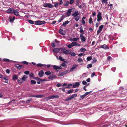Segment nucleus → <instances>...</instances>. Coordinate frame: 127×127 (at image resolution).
Instances as JSON below:
<instances>
[{"instance_id":"obj_1","label":"nucleus","mask_w":127,"mask_h":127,"mask_svg":"<svg viewBox=\"0 0 127 127\" xmlns=\"http://www.w3.org/2000/svg\"><path fill=\"white\" fill-rule=\"evenodd\" d=\"M60 49L62 52L66 55L70 54L71 52L70 50H66L65 49L62 48H60Z\"/></svg>"},{"instance_id":"obj_2","label":"nucleus","mask_w":127,"mask_h":127,"mask_svg":"<svg viewBox=\"0 0 127 127\" xmlns=\"http://www.w3.org/2000/svg\"><path fill=\"white\" fill-rule=\"evenodd\" d=\"M77 95L76 94H73L71 96L68 97L67 98L65 99V101H68L69 100H72L74 97H76L77 96Z\"/></svg>"},{"instance_id":"obj_3","label":"nucleus","mask_w":127,"mask_h":127,"mask_svg":"<svg viewBox=\"0 0 127 127\" xmlns=\"http://www.w3.org/2000/svg\"><path fill=\"white\" fill-rule=\"evenodd\" d=\"M43 5L44 7L51 8L54 7L53 5L49 3H45Z\"/></svg>"},{"instance_id":"obj_4","label":"nucleus","mask_w":127,"mask_h":127,"mask_svg":"<svg viewBox=\"0 0 127 127\" xmlns=\"http://www.w3.org/2000/svg\"><path fill=\"white\" fill-rule=\"evenodd\" d=\"M45 23V21H37L35 22L34 24L40 25L42 24H44Z\"/></svg>"},{"instance_id":"obj_5","label":"nucleus","mask_w":127,"mask_h":127,"mask_svg":"<svg viewBox=\"0 0 127 127\" xmlns=\"http://www.w3.org/2000/svg\"><path fill=\"white\" fill-rule=\"evenodd\" d=\"M97 21L98 22H99L102 19V18L101 16V14L100 12H99L97 15Z\"/></svg>"},{"instance_id":"obj_6","label":"nucleus","mask_w":127,"mask_h":127,"mask_svg":"<svg viewBox=\"0 0 127 127\" xmlns=\"http://www.w3.org/2000/svg\"><path fill=\"white\" fill-rule=\"evenodd\" d=\"M57 77L54 75L53 74H51L48 77V79L49 80H53L54 79H56Z\"/></svg>"},{"instance_id":"obj_7","label":"nucleus","mask_w":127,"mask_h":127,"mask_svg":"<svg viewBox=\"0 0 127 127\" xmlns=\"http://www.w3.org/2000/svg\"><path fill=\"white\" fill-rule=\"evenodd\" d=\"M68 72V71H67V70H66L65 71L61 72L59 73L58 75V76L59 77H62L63 76L65 75Z\"/></svg>"},{"instance_id":"obj_8","label":"nucleus","mask_w":127,"mask_h":127,"mask_svg":"<svg viewBox=\"0 0 127 127\" xmlns=\"http://www.w3.org/2000/svg\"><path fill=\"white\" fill-rule=\"evenodd\" d=\"M14 10L12 8H10L8 9L7 11L8 13H13L14 12Z\"/></svg>"},{"instance_id":"obj_9","label":"nucleus","mask_w":127,"mask_h":127,"mask_svg":"<svg viewBox=\"0 0 127 127\" xmlns=\"http://www.w3.org/2000/svg\"><path fill=\"white\" fill-rule=\"evenodd\" d=\"M100 48H103L105 50H107L109 49V47L105 44H104L103 45H101L100 47Z\"/></svg>"},{"instance_id":"obj_10","label":"nucleus","mask_w":127,"mask_h":127,"mask_svg":"<svg viewBox=\"0 0 127 127\" xmlns=\"http://www.w3.org/2000/svg\"><path fill=\"white\" fill-rule=\"evenodd\" d=\"M44 74V72L43 70L40 71L38 73V75L40 77H42Z\"/></svg>"},{"instance_id":"obj_11","label":"nucleus","mask_w":127,"mask_h":127,"mask_svg":"<svg viewBox=\"0 0 127 127\" xmlns=\"http://www.w3.org/2000/svg\"><path fill=\"white\" fill-rule=\"evenodd\" d=\"M59 97V96L58 95H53L49 96L47 97L48 99H53L54 98H58Z\"/></svg>"},{"instance_id":"obj_12","label":"nucleus","mask_w":127,"mask_h":127,"mask_svg":"<svg viewBox=\"0 0 127 127\" xmlns=\"http://www.w3.org/2000/svg\"><path fill=\"white\" fill-rule=\"evenodd\" d=\"M55 70L57 69H62V68L61 67H59L58 66H57L55 65H53L52 67Z\"/></svg>"},{"instance_id":"obj_13","label":"nucleus","mask_w":127,"mask_h":127,"mask_svg":"<svg viewBox=\"0 0 127 127\" xmlns=\"http://www.w3.org/2000/svg\"><path fill=\"white\" fill-rule=\"evenodd\" d=\"M80 83L79 82H76L75 83V84L73 85V88H76L78 87L80 85Z\"/></svg>"},{"instance_id":"obj_14","label":"nucleus","mask_w":127,"mask_h":127,"mask_svg":"<svg viewBox=\"0 0 127 127\" xmlns=\"http://www.w3.org/2000/svg\"><path fill=\"white\" fill-rule=\"evenodd\" d=\"M60 50H61L60 48H55L53 49V52L54 53H57L60 51Z\"/></svg>"},{"instance_id":"obj_15","label":"nucleus","mask_w":127,"mask_h":127,"mask_svg":"<svg viewBox=\"0 0 127 127\" xmlns=\"http://www.w3.org/2000/svg\"><path fill=\"white\" fill-rule=\"evenodd\" d=\"M71 12L72 10L71 9H69L68 10L66 14L67 16H69L70 15Z\"/></svg>"},{"instance_id":"obj_16","label":"nucleus","mask_w":127,"mask_h":127,"mask_svg":"<svg viewBox=\"0 0 127 127\" xmlns=\"http://www.w3.org/2000/svg\"><path fill=\"white\" fill-rule=\"evenodd\" d=\"M80 14L78 13V12L77 11H76L72 15L73 17H75L76 16H77L79 15Z\"/></svg>"},{"instance_id":"obj_17","label":"nucleus","mask_w":127,"mask_h":127,"mask_svg":"<svg viewBox=\"0 0 127 127\" xmlns=\"http://www.w3.org/2000/svg\"><path fill=\"white\" fill-rule=\"evenodd\" d=\"M15 66L16 67L19 69H20L21 68L23 67V66L21 65H20L18 64H16L15 65Z\"/></svg>"},{"instance_id":"obj_18","label":"nucleus","mask_w":127,"mask_h":127,"mask_svg":"<svg viewBox=\"0 0 127 127\" xmlns=\"http://www.w3.org/2000/svg\"><path fill=\"white\" fill-rule=\"evenodd\" d=\"M104 26L102 25L100 26L99 28V29L98 30L97 32H101L102 29L103 28Z\"/></svg>"},{"instance_id":"obj_19","label":"nucleus","mask_w":127,"mask_h":127,"mask_svg":"<svg viewBox=\"0 0 127 127\" xmlns=\"http://www.w3.org/2000/svg\"><path fill=\"white\" fill-rule=\"evenodd\" d=\"M18 78V77L17 76L16 74H14L13 75L12 77V80L13 81H15Z\"/></svg>"},{"instance_id":"obj_20","label":"nucleus","mask_w":127,"mask_h":127,"mask_svg":"<svg viewBox=\"0 0 127 127\" xmlns=\"http://www.w3.org/2000/svg\"><path fill=\"white\" fill-rule=\"evenodd\" d=\"M80 36L81 38V40L82 41H85L86 40L85 37L83 36V35L81 34L80 35Z\"/></svg>"},{"instance_id":"obj_21","label":"nucleus","mask_w":127,"mask_h":127,"mask_svg":"<svg viewBox=\"0 0 127 127\" xmlns=\"http://www.w3.org/2000/svg\"><path fill=\"white\" fill-rule=\"evenodd\" d=\"M77 66V65H73V66L72 67L71 69H70V70L71 71H73L75 68Z\"/></svg>"},{"instance_id":"obj_22","label":"nucleus","mask_w":127,"mask_h":127,"mask_svg":"<svg viewBox=\"0 0 127 127\" xmlns=\"http://www.w3.org/2000/svg\"><path fill=\"white\" fill-rule=\"evenodd\" d=\"M27 77H26V76L25 75H24L22 78V80L23 81H25L26 80V78Z\"/></svg>"},{"instance_id":"obj_23","label":"nucleus","mask_w":127,"mask_h":127,"mask_svg":"<svg viewBox=\"0 0 127 127\" xmlns=\"http://www.w3.org/2000/svg\"><path fill=\"white\" fill-rule=\"evenodd\" d=\"M64 15H63L58 20V21L59 23L61 22L62 20L64 19V18H63Z\"/></svg>"},{"instance_id":"obj_24","label":"nucleus","mask_w":127,"mask_h":127,"mask_svg":"<svg viewBox=\"0 0 127 127\" xmlns=\"http://www.w3.org/2000/svg\"><path fill=\"white\" fill-rule=\"evenodd\" d=\"M69 23V22L68 21H66L64 22L63 24V25L64 26H66L67 24Z\"/></svg>"},{"instance_id":"obj_25","label":"nucleus","mask_w":127,"mask_h":127,"mask_svg":"<svg viewBox=\"0 0 127 127\" xmlns=\"http://www.w3.org/2000/svg\"><path fill=\"white\" fill-rule=\"evenodd\" d=\"M45 74L47 75H50L51 74V73L49 71H48L45 72Z\"/></svg>"},{"instance_id":"obj_26","label":"nucleus","mask_w":127,"mask_h":127,"mask_svg":"<svg viewBox=\"0 0 127 127\" xmlns=\"http://www.w3.org/2000/svg\"><path fill=\"white\" fill-rule=\"evenodd\" d=\"M73 89H71L70 90H69L68 91L67 93H66L67 94H70L72 93L73 92Z\"/></svg>"},{"instance_id":"obj_27","label":"nucleus","mask_w":127,"mask_h":127,"mask_svg":"<svg viewBox=\"0 0 127 127\" xmlns=\"http://www.w3.org/2000/svg\"><path fill=\"white\" fill-rule=\"evenodd\" d=\"M44 95H37V98H42L43 97L45 96Z\"/></svg>"},{"instance_id":"obj_28","label":"nucleus","mask_w":127,"mask_h":127,"mask_svg":"<svg viewBox=\"0 0 127 127\" xmlns=\"http://www.w3.org/2000/svg\"><path fill=\"white\" fill-rule=\"evenodd\" d=\"M16 16H19V13L18 11H17L15 10H14V12L13 13Z\"/></svg>"},{"instance_id":"obj_29","label":"nucleus","mask_w":127,"mask_h":127,"mask_svg":"<svg viewBox=\"0 0 127 127\" xmlns=\"http://www.w3.org/2000/svg\"><path fill=\"white\" fill-rule=\"evenodd\" d=\"M31 83L32 84H35L36 83V82L35 80H31Z\"/></svg>"},{"instance_id":"obj_30","label":"nucleus","mask_w":127,"mask_h":127,"mask_svg":"<svg viewBox=\"0 0 127 127\" xmlns=\"http://www.w3.org/2000/svg\"><path fill=\"white\" fill-rule=\"evenodd\" d=\"M80 50L82 52H84L86 51L87 50L85 48H81Z\"/></svg>"},{"instance_id":"obj_31","label":"nucleus","mask_w":127,"mask_h":127,"mask_svg":"<svg viewBox=\"0 0 127 127\" xmlns=\"http://www.w3.org/2000/svg\"><path fill=\"white\" fill-rule=\"evenodd\" d=\"M92 20L93 19L91 17V16L90 17V18L89 20V23H90V24H91L92 23H93V22H92Z\"/></svg>"},{"instance_id":"obj_32","label":"nucleus","mask_w":127,"mask_h":127,"mask_svg":"<svg viewBox=\"0 0 127 127\" xmlns=\"http://www.w3.org/2000/svg\"><path fill=\"white\" fill-rule=\"evenodd\" d=\"M9 18L10 20V22L11 23H12L13 22L14 20H13V18L12 17H9Z\"/></svg>"},{"instance_id":"obj_33","label":"nucleus","mask_w":127,"mask_h":127,"mask_svg":"<svg viewBox=\"0 0 127 127\" xmlns=\"http://www.w3.org/2000/svg\"><path fill=\"white\" fill-rule=\"evenodd\" d=\"M28 22L31 24H34V22L31 20H28Z\"/></svg>"},{"instance_id":"obj_34","label":"nucleus","mask_w":127,"mask_h":127,"mask_svg":"<svg viewBox=\"0 0 127 127\" xmlns=\"http://www.w3.org/2000/svg\"><path fill=\"white\" fill-rule=\"evenodd\" d=\"M69 3V1H66V3L64 4V5L65 6H68Z\"/></svg>"},{"instance_id":"obj_35","label":"nucleus","mask_w":127,"mask_h":127,"mask_svg":"<svg viewBox=\"0 0 127 127\" xmlns=\"http://www.w3.org/2000/svg\"><path fill=\"white\" fill-rule=\"evenodd\" d=\"M22 79L21 78L19 79H18V82L20 83H22L23 82L21 80Z\"/></svg>"},{"instance_id":"obj_36","label":"nucleus","mask_w":127,"mask_h":127,"mask_svg":"<svg viewBox=\"0 0 127 127\" xmlns=\"http://www.w3.org/2000/svg\"><path fill=\"white\" fill-rule=\"evenodd\" d=\"M42 66H43V64L40 63L37 64L36 65V66L37 67H41Z\"/></svg>"},{"instance_id":"obj_37","label":"nucleus","mask_w":127,"mask_h":127,"mask_svg":"<svg viewBox=\"0 0 127 127\" xmlns=\"http://www.w3.org/2000/svg\"><path fill=\"white\" fill-rule=\"evenodd\" d=\"M29 76L31 77H33L34 76V75L33 73L32 72L30 73L29 74Z\"/></svg>"},{"instance_id":"obj_38","label":"nucleus","mask_w":127,"mask_h":127,"mask_svg":"<svg viewBox=\"0 0 127 127\" xmlns=\"http://www.w3.org/2000/svg\"><path fill=\"white\" fill-rule=\"evenodd\" d=\"M74 2V0H70L69 2V3L70 4H72Z\"/></svg>"},{"instance_id":"obj_39","label":"nucleus","mask_w":127,"mask_h":127,"mask_svg":"<svg viewBox=\"0 0 127 127\" xmlns=\"http://www.w3.org/2000/svg\"><path fill=\"white\" fill-rule=\"evenodd\" d=\"M92 67V65L91 64H88L87 66V68H89L90 67L91 68Z\"/></svg>"},{"instance_id":"obj_40","label":"nucleus","mask_w":127,"mask_h":127,"mask_svg":"<svg viewBox=\"0 0 127 127\" xmlns=\"http://www.w3.org/2000/svg\"><path fill=\"white\" fill-rule=\"evenodd\" d=\"M92 59V57H88L87 58V60L88 61H90Z\"/></svg>"},{"instance_id":"obj_41","label":"nucleus","mask_w":127,"mask_h":127,"mask_svg":"<svg viewBox=\"0 0 127 127\" xmlns=\"http://www.w3.org/2000/svg\"><path fill=\"white\" fill-rule=\"evenodd\" d=\"M3 60L4 61H5V62H9L10 61L9 59H6V58L4 59H3Z\"/></svg>"},{"instance_id":"obj_42","label":"nucleus","mask_w":127,"mask_h":127,"mask_svg":"<svg viewBox=\"0 0 127 127\" xmlns=\"http://www.w3.org/2000/svg\"><path fill=\"white\" fill-rule=\"evenodd\" d=\"M79 19V17L78 16H76L75 17V20L76 21H78Z\"/></svg>"},{"instance_id":"obj_43","label":"nucleus","mask_w":127,"mask_h":127,"mask_svg":"<svg viewBox=\"0 0 127 127\" xmlns=\"http://www.w3.org/2000/svg\"><path fill=\"white\" fill-rule=\"evenodd\" d=\"M77 61L78 62H83L82 59L80 58H79Z\"/></svg>"},{"instance_id":"obj_44","label":"nucleus","mask_w":127,"mask_h":127,"mask_svg":"<svg viewBox=\"0 0 127 127\" xmlns=\"http://www.w3.org/2000/svg\"><path fill=\"white\" fill-rule=\"evenodd\" d=\"M87 95L85 94L84 95H81L80 96L81 97L82 99H83Z\"/></svg>"},{"instance_id":"obj_45","label":"nucleus","mask_w":127,"mask_h":127,"mask_svg":"<svg viewBox=\"0 0 127 127\" xmlns=\"http://www.w3.org/2000/svg\"><path fill=\"white\" fill-rule=\"evenodd\" d=\"M66 64L65 63H63L60 65L61 66H66Z\"/></svg>"},{"instance_id":"obj_46","label":"nucleus","mask_w":127,"mask_h":127,"mask_svg":"<svg viewBox=\"0 0 127 127\" xmlns=\"http://www.w3.org/2000/svg\"><path fill=\"white\" fill-rule=\"evenodd\" d=\"M108 0H101V2L102 3H107Z\"/></svg>"},{"instance_id":"obj_47","label":"nucleus","mask_w":127,"mask_h":127,"mask_svg":"<svg viewBox=\"0 0 127 127\" xmlns=\"http://www.w3.org/2000/svg\"><path fill=\"white\" fill-rule=\"evenodd\" d=\"M32 99V98H30L29 99L26 100V102L27 103H29Z\"/></svg>"},{"instance_id":"obj_48","label":"nucleus","mask_w":127,"mask_h":127,"mask_svg":"<svg viewBox=\"0 0 127 127\" xmlns=\"http://www.w3.org/2000/svg\"><path fill=\"white\" fill-rule=\"evenodd\" d=\"M22 63L26 65H27L28 64V63L26 61H23L22 62Z\"/></svg>"},{"instance_id":"obj_49","label":"nucleus","mask_w":127,"mask_h":127,"mask_svg":"<svg viewBox=\"0 0 127 127\" xmlns=\"http://www.w3.org/2000/svg\"><path fill=\"white\" fill-rule=\"evenodd\" d=\"M97 61L96 59L95 58H94L93 59V60L92 61V62L93 63H95Z\"/></svg>"},{"instance_id":"obj_50","label":"nucleus","mask_w":127,"mask_h":127,"mask_svg":"<svg viewBox=\"0 0 127 127\" xmlns=\"http://www.w3.org/2000/svg\"><path fill=\"white\" fill-rule=\"evenodd\" d=\"M59 59L61 61H63L64 60V59H63L61 56L59 57Z\"/></svg>"},{"instance_id":"obj_51","label":"nucleus","mask_w":127,"mask_h":127,"mask_svg":"<svg viewBox=\"0 0 127 127\" xmlns=\"http://www.w3.org/2000/svg\"><path fill=\"white\" fill-rule=\"evenodd\" d=\"M67 46L69 48H71L72 47L71 44L68 45Z\"/></svg>"},{"instance_id":"obj_52","label":"nucleus","mask_w":127,"mask_h":127,"mask_svg":"<svg viewBox=\"0 0 127 127\" xmlns=\"http://www.w3.org/2000/svg\"><path fill=\"white\" fill-rule=\"evenodd\" d=\"M24 73L25 74H26L27 75L29 74L30 73V72L28 71H25Z\"/></svg>"},{"instance_id":"obj_53","label":"nucleus","mask_w":127,"mask_h":127,"mask_svg":"<svg viewBox=\"0 0 127 127\" xmlns=\"http://www.w3.org/2000/svg\"><path fill=\"white\" fill-rule=\"evenodd\" d=\"M80 1L79 0H77L76 1V5H77L80 2Z\"/></svg>"},{"instance_id":"obj_54","label":"nucleus","mask_w":127,"mask_h":127,"mask_svg":"<svg viewBox=\"0 0 127 127\" xmlns=\"http://www.w3.org/2000/svg\"><path fill=\"white\" fill-rule=\"evenodd\" d=\"M70 55L74 57L75 56L76 54L74 52H73L70 54Z\"/></svg>"},{"instance_id":"obj_55","label":"nucleus","mask_w":127,"mask_h":127,"mask_svg":"<svg viewBox=\"0 0 127 127\" xmlns=\"http://www.w3.org/2000/svg\"><path fill=\"white\" fill-rule=\"evenodd\" d=\"M80 32H84L83 30L82 27H81L80 28Z\"/></svg>"},{"instance_id":"obj_56","label":"nucleus","mask_w":127,"mask_h":127,"mask_svg":"<svg viewBox=\"0 0 127 127\" xmlns=\"http://www.w3.org/2000/svg\"><path fill=\"white\" fill-rule=\"evenodd\" d=\"M6 72L7 73L9 74L10 72V70L8 69H7L6 70Z\"/></svg>"},{"instance_id":"obj_57","label":"nucleus","mask_w":127,"mask_h":127,"mask_svg":"<svg viewBox=\"0 0 127 127\" xmlns=\"http://www.w3.org/2000/svg\"><path fill=\"white\" fill-rule=\"evenodd\" d=\"M82 83L84 85H85L87 84V83L85 81L83 80L82 81Z\"/></svg>"},{"instance_id":"obj_58","label":"nucleus","mask_w":127,"mask_h":127,"mask_svg":"<svg viewBox=\"0 0 127 127\" xmlns=\"http://www.w3.org/2000/svg\"><path fill=\"white\" fill-rule=\"evenodd\" d=\"M95 72L93 73L91 75V77H93L95 75Z\"/></svg>"},{"instance_id":"obj_59","label":"nucleus","mask_w":127,"mask_h":127,"mask_svg":"<svg viewBox=\"0 0 127 127\" xmlns=\"http://www.w3.org/2000/svg\"><path fill=\"white\" fill-rule=\"evenodd\" d=\"M60 90V89L62 90V91L64 92H65V90L64 89V88H59Z\"/></svg>"},{"instance_id":"obj_60","label":"nucleus","mask_w":127,"mask_h":127,"mask_svg":"<svg viewBox=\"0 0 127 127\" xmlns=\"http://www.w3.org/2000/svg\"><path fill=\"white\" fill-rule=\"evenodd\" d=\"M75 46H80V44H79L77 43L76 42H75Z\"/></svg>"},{"instance_id":"obj_61","label":"nucleus","mask_w":127,"mask_h":127,"mask_svg":"<svg viewBox=\"0 0 127 127\" xmlns=\"http://www.w3.org/2000/svg\"><path fill=\"white\" fill-rule=\"evenodd\" d=\"M59 33L62 35H64L66 34V32H59Z\"/></svg>"},{"instance_id":"obj_62","label":"nucleus","mask_w":127,"mask_h":127,"mask_svg":"<svg viewBox=\"0 0 127 127\" xmlns=\"http://www.w3.org/2000/svg\"><path fill=\"white\" fill-rule=\"evenodd\" d=\"M75 42H73L71 43L72 47L73 46H75Z\"/></svg>"},{"instance_id":"obj_63","label":"nucleus","mask_w":127,"mask_h":127,"mask_svg":"<svg viewBox=\"0 0 127 127\" xmlns=\"http://www.w3.org/2000/svg\"><path fill=\"white\" fill-rule=\"evenodd\" d=\"M78 39L77 38H74L73 39V41H76Z\"/></svg>"},{"instance_id":"obj_64","label":"nucleus","mask_w":127,"mask_h":127,"mask_svg":"<svg viewBox=\"0 0 127 127\" xmlns=\"http://www.w3.org/2000/svg\"><path fill=\"white\" fill-rule=\"evenodd\" d=\"M51 45L53 48L55 47V44L54 43H53L51 44Z\"/></svg>"}]
</instances>
